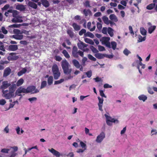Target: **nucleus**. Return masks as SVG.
Masks as SVG:
<instances>
[{
    "instance_id": "1",
    "label": "nucleus",
    "mask_w": 157,
    "mask_h": 157,
    "mask_svg": "<svg viewBox=\"0 0 157 157\" xmlns=\"http://www.w3.org/2000/svg\"><path fill=\"white\" fill-rule=\"evenodd\" d=\"M61 66L64 74L69 75L68 77V79H71L73 78V76L71 75L72 69L70 68L71 66L68 62L66 59L63 60L61 62Z\"/></svg>"
},
{
    "instance_id": "2",
    "label": "nucleus",
    "mask_w": 157,
    "mask_h": 157,
    "mask_svg": "<svg viewBox=\"0 0 157 157\" xmlns=\"http://www.w3.org/2000/svg\"><path fill=\"white\" fill-rule=\"evenodd\" d=\"M72 56L75 58H78V56L83 57V52L80 50L78 51L77 48L76 46H74L72 49Z\"/></svg>"
},
{
    "instance_id": "3",
    "label": "nucleus",
    "mask_w": 157,
    "mask_h": 157,
    "mask_svg": "<svg viewBox=\"0 0 157 157\" xmlns=\"http://www.w3.org/2000/svg\"><path fill=\"white\" fill-rule=\"evenodd\" d=\"M52 70L54 79H58L60 76V73L59 71L57 65L56 64L54 65L52 67Z\"/></svg>"
},
{
    "instance_id": "4",
    "label": "nucleus",
    "mask_w": 157,
    "mask_h": 157,
    "mask_svg": "<svg viewBox=\"0 0 157 157\" xmlns=\"http://www.w3.org/2000/svg\"><path fill=\"white\" fill-rule=\"evenodd\" d=\"M77 45L80 49L83 50L84 52H88L89 50L88 48H85L88 45L81 41H80V42L77 44Z\"/></svg>"
},
{
    "instance_id": "5",
    "label": "nucleus",
    "mask_w": 157,
    "mask_h": 157,
    "mask_svg": "<svg viewBox=\"0 0 157 157\" xmlns=\"http://www.w3.org/2000/svg\"><path fill=\"white\" fill-rule=\"evenodd\" d=\"M22 93H27V89H25L24 88H22V87H19L16 90L15 93V95H17L18 96H21V95L20 94Z\"/></svg>"
},
{
    "instance_id": "6",
    "label": "nucleus",
    "mask_w": 157,
    "mask_h": 157,
    "mask_svg": "<svg viewBox=\"0 0 157 157\" xmlns=\"http://www.w3.org/2000/svg\"><path fill=\"white\" fill-rule=\"evenodd\" d=\"M27 93L31 92L32 94H35L39 92V90L36 89L35 86H31L27 88Z\"/></svg>"
},
{
    "instance_id": "7",
    "label": "nucleus",
    "mask_w": 157,
    "mask_h": 157,
    "mask_svg": "<svg viewBox=\"0 0 157 157\" xmlns=\"http://www.w3.org/2000/svg\"><path fill=\"white\" fill-rule=\"evenodd\" d=\"M105 137V134L102 132L97 136L96 141L97 143H100L102 142Z\"/></svg>"
},
{
    "instance_id": "8",
    "label": "nucleus",
    "mask_w": 157,
    "mask_h": 157,
    "mask_svg": "<svg viewBox=\"0 0 157 157\" xmlns=\"http://www.w3.org/2000/svg\"><path fill=\"white\" fill-rule=\"evenodd\" d=\"M11 84L10 82L8 83V82L7 81H4L2 82V85L0 86V89L1 90H5Z\"/></svg>"
},
{
    "instance_id": "9",
    "label": "nucleus",
    "mask_w": 157,
    "mask_h": 157,
    "mask_svg": "<svg viewBox=\"0 0 157 157\" xmlns=\"http://www.w3.org/2000/svg\"><path fill=\"white\" fill-rule=\"evenodd\" d=\"M98 98L99 101V102L98 103L99 109L102 112L103 111V110L102 107L104 99L102 98H101L100 97H98Z\"/></svg>"
},
{
    "instance_id": "10",
    "label": "nucleus",
    "mask_w": 157,
    "mask_h": 157,
    "mask_svg": "<svg viewBox=\"0 0 157 157\" xmlns=\"http://www.w3.org/2000/svg\"><path fill=\"white\" fill-rule=\"evenodd\" d=\"M48 150L50 152L52 153L54 155L56 156V157H60V153L58 151L56 150L53 148H52L51 149H49Z\"/></svg>"
},
{
    "instance_id": "11",
    "label": "nucleus",
    "mask_w": 157,
    "mask_h": 157,
    "mask_svg": "<svg viewBox=\"0 0 157 157\" xmlns=\"http://www.w3.org/2000/svg\"><path fill=\"white\" fill-rule=\"evenodd\" d=\"M14 93L9 91V92L5 94L4 95H3V97L5 98L6 99H9L14 97Z\"/></svg>"
},
{
    "instance_id": "12",
    "label": "nucleus",
    "mask_w": 157,
    "mask_h": 157,
    "mask_svg": "<svg viewBox=\"0 0 157 157\" xmlns=\"http://www.w3.org/2000/svg\"><path fill=\"white\" fill-rule=\"evenodd\" d=\"M21 16L15 17L12 19L11 21L13 23L22 22L23 21L21 19Z\"/></svg>"
},
{
    "instance_id": "13",
    "label": "nucleus",
    "mask_w": 157,
    "mask_h": 157,
    "mask_svg": "<svg viewBox=\"0 0 157 157\" xmlns=\"http://www.w3.org/2000/svg\"><path fill=\"white\" fill-rule=\"evenodd\" d=\"M11 72V69L9 67L6 68L4 71L3 77H6L10 74Z\"/></svg>"
},
{
    "instance_id": "14",
    "label": "nucleus",
    "mask_w": 157,
    "mask_h": 157,
    "mask_svg": "<svg viewBox=\"0 0 157 157\" xmlns=\"http://www.w3.org/2000/svg\"><path fill=\"white\" fill-rule=\"evenodd\" d=\"M8 12H10V13H12L13 17H14L20 16L19 15V12L16 10L11 9L9 10Z\"/></svg>"
},
{
    "instance_id": "15",
    "label": "nucleus",
    "mask_w": 157,
    "mask_h": 157,
    "mask_svg": "<svg viewBox=\"0 0 157 157\" xmlns=\"http://www.w3.org/2000/svg\"><path fill=\"white\" fill-rule=\"evenodd\" d=\"M18 49V46L17 45H10L9 46L8 49L10 51H14Z\"/></svg>"
},
{
    "instance_id": "16",
    "label": "nucleus",
    "mask_w": 157,
    "mask_h": 157,
    "mask_svg": "<svg viewBox=\"0 0 157 157\" xmlns=\"http://www.w3.org/2000/svg\"><path fill=\"white\" fill-rule=\"evenodd\" d=\"M16 85L15 84H13L12 85H11L9 86V91L14 93L16 89Z\"/></svg>"
},
{
    "instance_id": "17",
    "label": "nucleus",
    "mask_w": 157,
    "mask_h": 157,
    "mask_svg": "<svg viewBox=\"0 0 157 157\" xmlns=\"http://www.w3.org/2000/svg\"><path fill=\"white\" fill-rule=\"evenodd\" d=\"M94 56L97 58L101 59L104 58L105 57V54H101L100 53H97L95 54Z\"/></svg>"
},
{
    "instance_id": "18",
    "label": "nucleus",
    "mask_w": 157,
    "mask_h": 157,
    "mask_svg": "<svg viewBox=\"0 0 157 157\" xmlns=\"http://www.w3.org/2000/svg\"><path fill=\"white\" fill-rule=\"evenodd\" d=\"M72 62L73 64L77 68H79L80 67L81 65L79 62L77 60L74 59L72 60Z\"/></svg>"
},
{
    "instance_id": "19",
    "label": "nucleus",
    "mask_w": 157,
    "mask_h": 157,
    "mask_svg": "<svg viewBox=\"0 0 157 157\" xmlns=\"http://www.w3.org/2000/svg\"><path fill=\"white\" fill-rule=\"evenodd\" d=\"M27 70L26 67L23 68L22 69L17 73V75L20 76L23 74H25L27 71Z\"/></svg>"
},
{
    "instance_id": "20",
    "label": "nucleus",
    "mask_w": 157,
    "mask_h": 157,
    "mask_svg": "<svg viewBox=\"0 0 157 157\" xmlns=\"http://www.w3.org/2000/svg\"><path fill=\"white\" fill-rule=\"evenodd\" d=\"M156 26L155 25H151L148 29V32L150 34H151L155 30Z\"/></svg>"
},
{
    "instance_id": "21",
    "label": "nucleus",
    "mask_w": 157,
    "mask_h": 157,
    "mask_svg": "<svg viewBox=\"0 0 157 157\" xmlns=\"http://www.w3.org/2000/svg\"><path fill=\"white\" fill-rule=\"evenodd\" d=\"M16 8L17 9L21 11H24L25 9V6L21 4L17 5L16 7Z\"/></svg>"
},
{
    "instance_id": "22",
    "label": "nucleus",
    "mask_w": 157,
    "mask_h": 157,
    "mask_svg": "<svg viewBox=\"0 0 157 157\" xmlns=\"http://www.w3.org/2000/svg\"><path fill=\"white\" fill-rule=\"evenodd\" d=\"M28 5L29 6L35 9L37 8V5L36 4L32 2H28Z\"/></svg>"
},
{
    "instance_id": "23",
    "label": "nucleus",
    "mask_w": 157,
    "mask_h": 157,
    "mask_svg": "<svg viewBox=\"0 0 157 157\" xmlns=\"http://www.w3.org/2000/svg\"><path fill=\"white\" fill-rule=\"evenodd\" d=\"M67 33L68 34L70 37L72 38L74 36V33L72 30V28L67 29Z\"/></svg>"
},
{
    "instance_id": "24",
    "label": "nucleus",
    "mask_w": 157,
    "mask_h": 157,
    "mask_svg": "<svg viewBox=\"0 0 157 157\" xmlns=\"http://www.w3.org/2000/svg\"><path fill=\"white\" fill-rule=\"evenodd\" d=\"M74 30L75 31H78L80 29V27L79 25H78L76 23H74L72 25Z\"/></svg>"
},
{
    "instance_id": "25",
    "label": "nucleus",
    "mask_w": 157,
    "mask_h": 157,
    "mask_svg": "<svg viewBox=\"0 0 157 157\" xmlns=\"http://www.w3.org/2000/svg\"><path fill=\"white\" fill-rule=\"evenodd\" d=\"M155 3H151L147 5L146 8L148 10H151L155 8Z\"/></svg>"
},
{
    "instance_id": "26",
    "label": "nucleus",
    "mask_w": 157,
    "mask_h": 157,
    "mask_svg": "<svg viewBox=\"0 0 157 157\" xmlns=\"http://www.w3.org/2000/svg\"><path fill=\"white\" fill-rule=\"evenodd\" d=\"M41 2L42 5L44 6L47 7L49 6V2L47 0H41Z\"/></svg>"
},
{
    "instance_id": "27",
    "label": "nucleus",
    "mask_w": 157,
    "mask_h": 157,
    "mask_svg": "<svg viewBox=\"0 0 157 157\" xmlns=\"http://www.w3.org/2000/svg\"><path fill=\"white\" fill-rule=\"evenodd\" d=\"M140 31L141 34L142 35L145 36L146 35L147 33V30L143 27L140 28Z\"/></svg>"
},
{
    "instance_id": "28",
    "label": "nucleus",
    "mask_w": 157,
    "mask_h": 157,
    "mask_svg": "<svg viewBox=\"0 0 157 157\" xmlns=\"http://www.w3.org/2000/svg\"><path fill=\"white\" fill-rule=\"evenodd\" d=\"M24 80L22 78H20L17 82L16 84V86H21L24 83Z\"/></svg>"
},
{
    "instance_id": "29",
    "label": "nucleus",
    "mask_w": 157,
    "mask_h": 157,
    "mask_svg": "<svg viewBox=\"0 0 157 157\" xmlns=\"http://www.w3.org/2000/svg\"><path fill=\"white\" fill-rule=\"evenodd\" d=\"M138 98L140 100H142L144 101L147 99V97L144 94L140 95L138 97Z\"/></svg>"
},
{
    "instance_id": "30",
    "label": "nucleus",
    "mask_w": 157,
    "mask_h": 157,
    "mask_svg": "<svg viewBox=\"0 0 157 157\" xmlns=\"http://www.w3.org/2000/svg\"><path fill=\"white\" fill-rule=\"evenodd\" d=\"M13 37L15 39L21 40L23 39V35H14L13 36Z\"/></svg>"
},
{
    "instance_id": "31",
    "label": "nucleus",
    "mask_w": 157,
    "mask_h": 157,
    "mask_svg": "<svg viewBox=\"0 0 157 157\" xmlns=\"http://www.w3.org/2000/svg\"><path fill=\"white\" fill-rule=\"evenodd\" d=\"M109 18L112 20H113L115 22L118 21L117 17L114 14H112L109 16Z\"/></svg>"
},
{
    "instance_id": "32",
    "label": "nucleus",
    "mask_w": 157,
    "mask_h": 157,
    "mask_svg": "<svg viewBox=\"0 0 157 157\" xmlns=\"http://www.w3.org/2000/svg\"><path fill=\"white\" fill-rule=\"evenodd\" d=\"M84 40L86 43L89 44L91 45L94 44V42L91 39L88 38H85L84 39Z\"/></svg>"
},
{
    "instance_id": "33",
    "label": "nucleus",
    "mask_w": 157,
    "mask_h": 157,
    "mask_svg": "<svg viewBox=\"0 0 157 157\" xmlns=\"http://www.w3.org/2000/svg\"><path fill=\"white\" fill-rule=\"evenodd\" d=\"M53 82V77L52 76H50L48 79V83L49 85H52Z\"/></svg>"
},
{
    "instance_id": "34",
    "label": "nucleus",
    "mask_w": 157,
    "mask_h": 157,
    "mask_svg": "<svg viewBox=\"0 0 157 157\" xmlns=\"http://www.w3.org/2000/svg\"><path fill=\"white\" fill-rule=\"evenodd\" d=\"M102 19L105 24L107 25H109L108 22L109 20L108 18L106 16H103L102 17Z\"/></svg>"
},
{
    "instance_id": "35",
    "label": "nucleus",
    "mask_w": 157,
    "mask_h": 157,
    "mask_svg": "<svg viewBox=\"0 0 157 157\" xmlns=\"http://www.w3.org/2000/svg\"><path fill=\"white\" fill-rule=\"evenodd\" d=\"M138 37L139 39L138 40V41L139 42H140L143 41H144L146 39V37L145 36L142 37V36L140 35H139Z\"/></svg>"
},
{
    "instance_id": "36",
    "label": "nucleus",
    "mask_w": 157,
    "mask_h": 157,
    "mask_svg": "<svg viewBox=\"0 0 157 157\" xmlns=\"http://www.w3.org/2000/svg\"><path fill=\"white\" fill-rule=\"evenodd\" d=\"M110 38L107 37H103L101 39L102 43L104 44L109 41Z\"/></svg>"
},
{
    "instance_id": "37",
    "label": "nucleus",
    "mask_w": 157,
    "mask_h": 157,
    "mask_svg": "<svg viewBox=\"0 0 157 157\" xmlns=\"http://www.w3.org/2000/svg\"><path fill=\"white\" fill-rule=\"evenodd\" d=\"M113 31V30L112 28L110 27H109L108 28V33L109 35L111 37L113 36L114 35Z\"/></svg>"
},
{
    "instance_id": "38",
    "label": "nucleus",
    "mask_w": 157,
    "mask_h": 157,
    "mask_svg": "<svg viewBox=\"0 0 157 157\" xmlns=\"http://www.w3.org/2000/svg\"><path fill=\"white\" fill-rule=\"evenodd\" d=\"M85 36H88L91 38H93L94 37V35L91 33L87 32L86 33L84 34Z\"/></svg>"
},
{
    "instance_id": "39",
    "label": "nucleus",
    "mask_w": 157,
    "mask_h": 157,
    "mask_svg": "<svg viewBox=\"0 0 157 157\" xmlns=\"http://www.w3.org/2000/svg\"><path fill=\"white\" fill-rule=\"evenodd\" d=\"M62 53L66 58L68 59L70 57L69 55L66 50H63Z\"/></svg>"
},
{
    "instance_id": "40",
    "label": "nucleus",
    "mask_w": 157,
    "mask_h": 157,
    "mask_svg": "<svg viewBox=\"0 0 157 157\" xmlns=\"http://www.w3.org/2000/svg\"><path fill=\"white\" fill-rule=\"evenodd\" d=\"M123 53L126 56H128V55L131 54V52L127 48H125L123 52Z\"/></svg>"
},
{
    "instance_id": "41",
    "label": "nucleus",
    "mask_w": 157,
    "mask_h": 157,
    "mask_svg": "<svg viewBox=\"0 0 157 157\" xmlns=\"http://www.w3.org/2000/svg\"><path fill=\"white\" fill-rule=\"evenodd\" d=\"M47 85V82L45 81H44L42 82L41 84L40 88L42 89L45 87Z\"/></svg>"
},
{
    "instance_id": "42",
    "label": "nucleus",
    "mask_w": 157,
    "mask_h": 157,
    "mask_svg": "<svg viewBox=\"0 0 157 157\" xmlns=\"http://www.w3.org/2000/svg\"><path fill=\"white\" fill-rule=\"evenodd\" d=\"M91 12V11L89 9L87 10L84 9L83 10V13L86 16H87L88 15V13H90Z\"/></svg>"
},
{
    "instance_id": "43",
    "label": "nucleus",
    "mask_w": 157,
    "mask_h": 157,
    "mask_svg": "<svg viewBox=\"0 0 157 157\" xmlns=\"http://www.w3.org/2000/svg\"><path fill=\"white\" fill-rule=\"evenodd\" d=\"M112 48L114 50H115L116 48L117 43L115 41H112L111 42Z\"/></svg>"
},
{
    "instance_id": "44",
    "label": "nucleus",
    "mask_w": 157,
    "mask_h": 157,
    "mask_svg": "<svg viewBox=\"0 0 157 157\" xmlns=\"http://www.w3.org/2000/svg\"><path fill=\"white\" fill-rule=\"evenodd\" d=\"M88 57L90 59L93 61H95L96 60V59L90 54H88Z\"/></svg>"
},
{
    "instance_id": "45",
    "label": "nucleus",
    "mask_w": 157,
    "mask_h": 157,
    "mask_svg": "<svg viewBox=\"0 0 157 157\" xmlns=\"http://www.w3.org/2000/svg\"><path fill=\"white\" fill-rule=\"evenodd\" d=\"M90 49L94 53H97L98 52V51L97 49L95 48L94 46H90Z\"/></svg>"
},
{
    "instance_id": "46",
    "label": "nucleus",
    "mask_w": 157,
    "mask_h": 157,
    "mask_svg": "<svg viewBox=\"0 0 157 157\" xmlns=\"http://www.w3.org/2000/svg\"><path fill=\"white\" fill-rule=\"evenodd\" d=\"M86 33V30L85 29H82L79 32V34L80 36H82L83 34H85Z\"/></svg>"
},
{
    "instance_id": "47",
    "label": "nucleus",
    "mask_w": 157,
    "mask_h": 157,
    "mask_svg": "<svg viewBox=\"0 0 157 157\" xmlns=\"http://www.w3.org/2000/svg\"><path fill=\"white\" fill-rule=\"evenodd\" d=\"M21 25V24H13L9 26L10 27H12V28H19L20 26Z\"/></svg>"
},
{
    "instance_id": "48",
    "label": "nucleus",
    "mask_w": 157,
    "mask_h": 157,
    "mask_svg": "<svg viewBox=\"0 0 157 157\" xmlns=\"http://www.w3.org/2000/svg\"><path fill=\"white\" fill-rule=\"evenodd\" d=\"M88 78H90L92 76V72L91 71H88L85 73Z\"/></svg>"
},
{
    "instance_id": "49",
    "label": "nucleus",
    "mask_w": 157,
    "mask_h": 157,
    "mask_svg": "<svg viewBox=\"0 0 157 157\" xmlns=\"http://www.w3.org/2000/svg\"><path fill=\"white\" fill-rule=\"evenodd\" d=\"M64 81L63 79H61L60 80L55 81L54 82V85H56L60 84L63 82Z\"/></svg>"
},
{
    "instance_id": "50",
    "label": "nucleus",
    "mask_w": 157,
    "mask_h": 157,
    "mask_svg": "<svg viewBox=\"0 0 157 157\" xmlns=\"http://www.w3.org/2000/svg\"><path fill=\"white\" fill-rule=\"evenodd\" d=\"M84 6L86 7H90L91 6L90 4V2L88 0L86 1L84 4Z\"/></svg>"
},
{
    "instance_id": "51",
    "label": "nucleus",
    "mask_w": 157,
    "mask_h": 157,
    "mask_svg": "<svg viewBox=\"0 0 157 157\" xmlns=\"http://www.w3.org/2000/svg\"><path fill=\"white\" fill-rule=\"evenodd\" d=\"M80 145L82 148L85 149L86 150V144L84 143L83 142L81 141L80 142Z\"/></svg>"
},
{
    "instance_id": "52",
    "label": "nucleus",
    "mask_w": 157,
    "mask_h": 157,
    "mask_svg": "<svg viewBox=\"0 0 157 157\" xmlns=\"http://www.w3.org/2000/svg\"><path fill=\"white\" fill-rule=\"evenodd\" d=\"M10 149H9L3 148L1 150V152L3 153H8Z\"/></svg>"
},
{
    "instance_id": "53",
    "label": "nucleus",
    "mask_w": 157,
    "mask_h": 157,
    "mask_svg": "<svg viewBox=\"0 0 157 157\" xmlns=\"http://www.w3.org/2000/svg\"><path fill=\"white\" fill-rule=\"evenodd\" d=\"M107 31L108 29L106 27H103L102 30V32L104 34H106Z\"/></svg>"
},
{
    "instance_id": "54",
    "label": "nucleus",
    "mask_w": 157,
    "mask_h": 157,
    "mask_svg": "<svg viewBox=\"0 0 157 157\" xmlns=\"http://www.w3.org/2000/svg\"><path fill=\"white\" fill-rule=\"evenodd\" d=\"M2 42L0 41V50L4 52L5 51V50L4 48V46L3 45H2Z\"/></svg>"
},
{
    "instance_id": "55",
    "label": "nucleus",
    "mask_w": 157,
    "mask_h": 157,
    "mask_svg": "<svg viewBox=\"0 0 157 157\" xmlns=\"http://www.w3.org/2000/svg\"><path fill=\"white\" fill-rule=\"evenodd\" d=\"M55 59L58 61H60L62 59V58L59 56H55Z\"/></svg>"
},
{
    "instance_id": "56",
    "label": "nucleus",
    "mask_w": 157,
    "mask_h": 157,
    "mask_svg": "<svg viewBox=\"0 0 157 157\" xmlns=\"http://www.w3.org/2000/svg\"><path fill=\"white\" fill-rule=\"evenodd\" d=\"M97 27L98 30H100L102 27V24L98 22L97 24Z\"/></svg>"
},
{
    "instance_id": "57",
    "label": "nucleus",
    "mask_w": 157,
    "mask_h": 157,
    "mask_svg": "<svg viewBox=\"0 0 157 157\" xmlns=\"http://www.w3.org/2000/svg\"><path fill=\"white\" fill-rule=\"evenodd\" d=\"M1 30L2 31V32L4 34H6L7 33V31L5 29V28L4 27H2L1 28Z\"/></svg>"
},
{
    "instance_id": "58",
    "label": "nucleus",
    "mask_w": 157,
    "mask_h": 157,
    "mask_svg": "<svg viewBox=\"0 0 157 157\" xmlns=\"http://www.w3.org/2000/svg\"><path fill=\"white\" fill-rule=\"evenodd\" d=\"M98 49L100 51H102L105 50V48L104 47L101 45L98 46Z\"/></svg>"
},
{
    "instance_id": "59",
    "label": "nucleus",
    "mask_w": 157,
    "mask_h": 157,
    "mask_svg": "<svg viewBox=\"0 0 157 157\" xmlns=\"http://www.w3.org/2000/svg\"><path fill=\"white\" fill-rule=\"evenodd\" d=\"M100 94L102 97L106 98V96L105 95L103 91L102 90H99Z\"/></svg>"
},
{
    "instance_id": "60",
    "label": "nucleus",
    "mask_w": 157,
    "mask_h": 157,
    "mask_svg": "<svg viewBox=\"0 0 157 157\" xmlns=\"http://www.w3.org/2000/svg\"><path fill=\"white\" fill-rule=\"evenodd\" d=\"M94 79L95 80L96 82H102V80L101 78H99L98 77H96V78H94Z\"/></svg>"
},
{
    "instance_id": "61",
    "label": "nucleus",
    "mask_w": 157,
    "mask_h": 157,
    "mask_svg": "<svg viewBox=\"0 0 157 157\" xmlns=\"http://www.w3.org/2000/svg\"><path fill=\"white\" fill-rule=\"evenodd\" d=\"M6 102L5 100L3 99L0 100V105H4L6 104Z\"/></svg>"
},
{
    "instance_id": "62",
    "label": "nucleus",
    "mask_w": 157,
    "mask_h": 157,
    "mask_svg": "<svg viewBox=\"0 0 157 157\" xmlns=\"http://www.w3.org/2000/svg\"><path fill=\"white\" fill-rule=\"evenodd\" d=\"M105 117L106 119V121H110L112 119V117H111L108 116V115H107L106 114H105Z\"/></svg>"
},
{
    "instance_id": "63",
    "label": "nucleus",
    "mask_w": 157,
    "mask_h": 157,
    "mask_svg": "<svg viewBox=\"0 0 157 157\" xmlns=\"http://www.w3.org/2000/svg\"><path fill=\"white\" fill-rule=\"evenodd\" d=\"M129 29L130 33L133 35L134 34V33L132 27L131 26H129Z\"/></svg>"
},
{
    "instance_id": "64",
    "label": "nucleus",
    "mask_w": 157,
    "mask_h": 157,
    "mask_svg": "<svg viewBox=\"0 0 157 157\" xmlns=\"http://www.w3.org/2000/svg\"><path fill=\"white\" fill-rule=\"evenodd\" d=\"M20 43L21 44L24 45H26L27 44V41L25 40L21 41Z\"/></svg>"
}]
</instances>
